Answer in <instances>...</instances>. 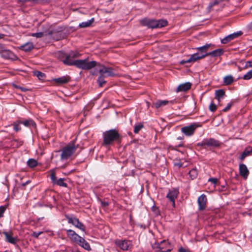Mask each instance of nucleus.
<instances>
[{
    "instance_id": "7",
    "label": "nucleus",
    "mask_w": 252,
    "mask_h": 252,
    "mask_svg": "<svg viewBox=\"0 0 252 252\" xmlns=\"http://www.w3.org/2000/svg\"><path fill=\"white\" fill-rule=\"evenodd\" d=\"M221 143L213 138L203 139L201 142L197 144V145L204 147L216 148L220 146Z\"/></svg>"
},
{
    "instance_id": "13",
    "label": "nucleus",
    "mask_w": 252,
    "mask_h": 252,
    "mask_svg": "<svg viewBox=\"0 0 252 252\" xmlns=\"http://www.w3.org/2000/svg\"><path fill=\"white\" fill-rule=\"evenodd\" d=\"M1 56L3 58L11 60H17L18 57L11 51L4 49L1 51Z\"/></svg>"
},
{
    "instance_id": "61",
    "label": "nucleus",
    "mask_w": 252,
    "mask_h": 252,
    "mask_svg": "<svg viewBox=\"0 0 252 252\" xmlns=\"http://www.w3.org/2000/svg\"><path fill=\"white\" fill-rule=\"evenodd\" d=\"M54 32H55L54 31H52V32H49V33L51 34H53L54 33Z\"/></svg>"
},
{
    "instance_id": "50",
    "label": "nucleus",
    "mask_w": 252,
    "mask_h": 252,
    "mask_svg": "<svg viewBox=\"0 0 252 252\" xmlns=\"http://www.w3.org/2000/svg\"><path fill=\"white\" fill-rule=\"evenodd\" d=\"M179 252H189L183 248H180L179 249Z\"/></svg>"
},
{
    "instance_id": "23",
    "label": "nucleus",
    "mask_w": 252,
    "mask_h": 252,
    "mask_svg": "<svg viewBox=\"0 0 252 252\" xmlns=\"http://www.w3.org/2000/svg\"><path fill=\"white\" fill-rule=\"evenodd\" d=\"M223 51L222 49H218L214 50L212 52L206 53H205V57H206L207 56H212L213 57H217V56H220L221 55H222L223 54Z\"/></svg>"
},
{
    "instance_id": "12",
    "label": "nucleus",
    "mask_w": 252,
    "mask_h": 252,
    "mask_svg": "<svg viewBox=\"0 0 252 252\" xmlns=\"http://www.w3.org/2000/svg\"><path fill=\"white\" fill-rule=\"evenodd\" d=\"M115 244L122 250L126 251L130 245L131 242L126 240H117L115 241Z\"/></svg>"
},
{
    "instance_id": "1",
    "label": "nucleus",
    "mask_w": 252,
    "mask_h": 252,
    "mask_svg": "<svg viewBox=\"0 0 252 252\" xmlns=\"http://www.w3.org/2000/svg\"><path fill=\"white\" fill-rule=\"evenodd\" d=\"M95 69L100 73V76L97 79L100 87H102L106 83L104 80L105 77L111 76L114 74L111 67H106L100 64H98Z\"/></svg>"
},
{
    "instance_id": "2",
    "label": "nucleus",
    "mask_w": 252,
    "mask_h": 252,
    "mask_svg": "<svg viewBox=\"0 0 252 252\" xmlns=\"http://www.w3.org/2000/svg\"><path fill=\"white\" fill-rule=\"evenodd\" d=\"M67 63L69 65H75L77 67L84 70H88L94 67L96 68L99 64L95 61L88 62L87 60H73V59L71 62H69Z\"/></svg>"
},
{
    "instance_id": "6",
    "label": "nucleus",
    "mask_w": 252,
    "mask_h": 252,
    "mask_svg": "<svg viewBox=\"0 0 252 252\" xmlns=\"http://www.w3.org/2000/svg\"><path fill=\"white\" fill-rule=\"evenodd\" d=\"M152 248L157 252H167L171 250L170 244L166 240H163L160 243H155L152 245Z\"/></svg>"
},
{
    "instance_id": "28",
    "label": "nucleus",
    "mask_w": 252,
    "mask_h": 252,
    "mask_svg": "<svg viewBox=\"0 0 252 252\" xmlns=\"http://www.w3.org/2000/svg\"><path fill=\"white\" fill-rule=\"evenodd\" d=\"M157 26L156 28H161L166 26L167 24V21L165 20H156Z\"/></svg>"
},
{
    "instance_id": "42",
    "label": "nucleus",
    "mask_w": 252,
    "mask_h": 252,
    "mask_svg": "<svg viewBox=\"0 0 252 252\" xmlns=\"http://www.w3.org/2000/svg\"><path fill=\"white\" fill-rule=\"evenodd\" d=\"M32 36L37 38H40L43 36V33L42 32L33 33L32 34Z\"/></svg>"
},
{
    "instance_id": "32",
    "label": "nucleus",
    "mask_w": 252,
    "mask_h": 252,
    "mask_svg": "<svg viewBox=\"0 0 252 252\" xmlns=\"http://www.w3.org/2000/svg\"><path fill=\"white\" fill-rule=\"evenodd\" d=\"M11 142V145L14 147L16 148L19 147L23 144V142L22 141L16 139L13 140Z\"/></svg>"
},
{
    "instance_id": "44",
    "label": "nucleus",
    "mask_w": 252,
    "mask_h": 252,
    "mask_svg": "<svg viewBox=\"0 0 252 252\" xmlns=\"http://www.w3.org/2000/svg\"><path fill=\"white\" fill-rule=\"evenodd\" d=\"M6 210V207L3 206H0V218L3 216V214Z\"/></svg>"
},
{
    "instance_id": "41",
    "label": "nucleus",
    "mask_w": 252,
    "mask_h": 252,
    "mask_svg": "<svg viewBox=\"0 0 252 252\" xmlns=\"http://www.w3.org/2000/svg\"><path fill=\"white\" fill-rule=\"evenodd\" d=\"M21 124L20 122H15L14 123V129L16 131H18L21 129L19 125Z\"/></svg>"
},
{
    "instance_id": "9",
    "label": "nucleus",
    "mask_w": 252,
    "mask_h": 252,
    "mask_svg": "<svg viewBox=\"0 0 252 252\" xmlns=\"http://www.w3.org/2000/svg\"><path fill=\"white\" fill-rule=\"evenodd\" d=\"M66 218L69 223H71L75 227L79 228L83 232L85 231V226L77 218L67 216H66Z\"/></svg>"
},
{
    "instance_id": "60",
    "label": "nucleus",
    "mask_w": 252,
    "mask_h": 252,
    "mask_svg": "<svg viewBox=\"0 0 252 252\" xmlns=\"http://www.w3.org/2000/svg\"><path fill=\"white\" fill-rule=\"evenodd\" d=\"M183 137H179L177 138L178 140H182L183 139Z\"/></svg>"
},
{
    "instance_id": "40",
    "label": "nucleus",
    "mask_w": 252,
    "mask_h": 252,
    "mask_svg": "<svg viewBox=\"0 0 252 252\" xmlns=\"http://www.w3.org/2000/svg\"><path fill=\"white\" fill-rule=\"evenodd\" d=\"M35 74L40 79H42L45 77V74L43 73L40 71L35 72Z\"/></svg>"
},
{
    "instance_id": "24",
    "label": "nucleus",
    "mask_w": 252,
    "mask_h": 252,
    "mask_svg": "<svg viewBox=\"0 0 252 252\" xmlns=\"http://www.w3.org/2000/svg\"><path fill=\"white\" fill-rule=\"evenodd\" d=\"M78 245L87 251L91 250L89 244L83 238H81V241H79Z\"/></svg>"
},
{
    "instance_id": "22",
    "label": "nucleus",
    "mask_w": 252,
    "mask_h": 252,
    "mask_svg": "<svg viewBox=\"0 0 252 252\" xmlns=\"http://www.w3.org/2000/svg\"><path fill=\"white\" fill-rule=\"evenodd\" d=\"M70 80V77L68 76H63L59 78H55L54 81L59 84H65L68 82Z\"/></svg>"
},
{
    "instance_id": "21",
    "label": "nucleus",
    "mask_w": 252,
    "mask_h": 252,
    "mask_svg": "<svg viewBox=\"0 0 252 252\" xmlns=\"http://www.w3.org/2000/svg\"><path fill=\"white\" fill-rule=\"evenodd\" d=\"M34 48L33 43L31 42H28L19 47V49L25 52L31 51Z\"/></svg>"
},
{
    "instance_id": "5",
    "label": "nucleus",
    "mask_w": 252,
    "mask_h": 252,
    "mask_svg": "<svg viewBox=\"0 0 252 252\" xmlns=\"http://www.w3.org/2000/svg\"><path fill=\"white\" fill-rule=\"evenodd\" d=\"M80 54L77 52H70L68 54L63 52H59L58 53V58L62 61L65 65H69L67 63L71 62L72 59L78 58Z\"/></svg>"
},
{
    "instance_id": "62",
    "label": "nucleus",
    "mask_w": 252,
    "mask_h": 252,
    "mask_svg": "<svg viewBox=\"0 0 252 252\" xmlns=\"http://www.w3.org/2000/svg\"><path fill=\"white\" fill-rule=\"evenodd\" d=\"M104 205H108V203H107V202H104L103 203Z\"/></svg>"
},
{
    "instance_id": "14",
    "label": "nucleus",
    "mask_w": 252,
    "mask_h": 252,
    "mask_svg": "<svg viewBox=\"0 0 252 252\" xmlns=\"http://www.w3.org/2000/svg\"><path fill=\"white\" fill-rule=\"evenodd\" d=\"M50 178L52 183L54 185H57L59 186L64 187H67V184L64 182V178H61L59 179H57L56 176V174H50Z\"/></svg>"
},
{
    "instance_id": "19",
    "label": "nucleus",
    "mask_w": 252,
    "mask_h": 252,
    "mask_svg": "<svg viewBox=\"0 0 252 252\" xmlns=\"http://www.w3.org/2000/svg\"><path fill=\"white\" fill-rule=\"evenodd\" d=\"M175 102L174 100H171V101H168V100H158L156 102H154L153 103L154 106L156 108H159L162 106H165L168 103L173 104Z\"/></svg>"
},
{
    "instance_id": "4",
    "label": "nucleus",
    "mask_w": 252,
    "mask_h": 252,
    "mask_svg": "<svg viewBox=\"0 0 252 252\" xmlns=\"http://www.w3.org/2000/svg\"><path fill=\"white\" fill-rule=\"evenodd\" d=\"M77 148L78 145H75L74 142L69 143L63 148L61 155V159H68L74 153Z\"/></svg>"
},
{
    "instance_id": "11",
    "label": "nucleus",
    "mask_w": 252,
    "mask_h": 252,
    "mask_svg": "<svg viewBox=\"0 0 252 252\" xmlns=\"http://www.w3.org/2000/svg\"><path fill=\"white\" fill-rule=\"evenodd\" d=\"M243 34L241 31H239L230 34L221 40V42L222 44H227L231 40L238 37Z\"/></svg>"
},
{
    "instance_id": "29",
    "label": "nucleus",
    "mask_w": 252,
    "mask_h": 252,
    "mask_svg": "<svg viewBox=\"0 0 252 252\" xmlns=\"http://www.w3.org/2000/svg\"><path fill=\"white\" fill-rule=\"evenodd\" d=\"M38 162L33 158H30L27 161V165L29 167L33 168L38 165Z\"/></svg>"
},
{
    "instance_id": "37",
    "label": "nucleus",
    "mask_w": 252,
    "mask_h": 252,
    "mask_svg": "<svg viewBox=\"0 0 252 252\" xmlns=\"http://www.w3.org/2000/svg\"><path fill=\"white\" fill-rule=\"evenodd\" d=\"M82 238V237L76 233V234L73 237H72L71 240L78 244L79 241H81Z\"/></svg>"
},
{
    "instance_id": "25",
    "label": "nucleus",
    "mask_w": 252,
    "mask_h": 252,
    "mask_svg": "<svg viewBox=\"0 0 252 252\" xmlns=\"http://www.w3.org/2000/svg\"><path fill=\"white\" fill-rule=\"evenodd\" d=\"M252 153V148L251 147H247L241 154L240 159L243 160L247 157L250 156Z\"/></svg>"
},
{
    "instance_id": "48",
    "label": "nucleus",
    "mask_w": 252,
    "mask_h": 252,
    "mask_svg": "<svg viewBox=\"0 0 252 252\" xmlns=\"http://www.w3.org/2000/svg\"><path fill=\"white\" fill-rule=\"evenodd\" d=\"M42 233V231H38V232H33L32 236L35 238H38V236Z\"/></svg>"
},
{
    "instance_id": "10",
    "label": "nucleus",
    "mask_w": 252,
    "mask_h": 252,
    "mask_svg": "<svg viewBox=\"0 0 252 252\" xmlns=\"http://www.w3.org/2000/svg\"><path fill=\"white\" fill-rule=\"evenodd\" d=\"M179 190L178 189H173L170 190L166 195V197L172 202V205L175 206V201L179 194Z\"/></svg>"
},
{
    "instance_id": "20",
    "label": "nucleus",
    "mask_w": 252,
    "mask_h": 252,
    "mask_svg": "<svg viewBox=\"0 0 252 252\" xmlns=\"http://www.w3.org/2000/svg\"><path fill=\"white\" fill-rule=\"evenodd\" d=\"M3 234L5 236L6 241L12 244H16L18 241L17 237H13L10 233L6 231L3 232Z\"/></svg>"
},
{
    "instance_id": "52",
    "label": "nucleus",
    "mask_w": 252,
    "mask_h": 252,
    "mask_svg": "<svg viewBox=\"0 0 252 252\" xmlns=\"http://www.w3.org/2000/svg\"><path fill=\"white\" fill-rule=\"evenodd\" d=\"M19 1L22 2V3H25L27 1H36L37 0H19Z\"/></svg>"
},
{
    "instance_id": "3",
    "label": "nucleus",
    "mask_w": 252,
    "mask_h": 252,
    "mask_svg": "<svg viewBox=\"0 0 252 252\" xmlns=\"http://www.w3.org/2000/svg\"><path fill=\"white\" fill-rule=\"evenodd\" d=\"M120 137V134L116 129L106 130L103 133V143L104 145H109L115 141H117Z\"/></svg>"
},
{
    "instance_id": "57",
    "label": "nucleus",
    "mask_w": 252,
    "mask_h": 252,
    "mask_svg": "<svg viewBox=\"0 0 252 252\" xmlns=\"http://www.w3.org/2000/svg\"><path fill=\"white\" fill-rule=\"evenodd\" d=\"M190 175L192 179L196 177V174H190Z\"/></svg>"
},
{
    "instance_id": "27",
    "label": "nucleus",
    "mask_w": 252,
    "mask_h": 252,
    "mask_svg": "<svg viewBox=\"0 0 252 252\" xmlns=\"http://www.w3.org/2000/svg\"><path fill=\"white\" fill-rule=\"evenodd\" d=\"M225 92L223 90H216L215 92V98L220 102V99L224 95Z\"/></svg>"
},
{
    "instance_id": "43",
    "label": "nucleus",
    "mask_w": 252,
    "mask_h": 252,
    "mask_svg": "<svg viewBox=\"0 0 252 252\" xmlns=\"http://www.w3.org/2000/svg\"><path fill=\"white\" fill-rule=\"evenodd\" d=\"M61 31H62V28H59V30H57V33H58V36L57 37H55L54 35H53V37L54 38H55L56 40H59L61 38V33H60V32Z\"/></svg>"
},
{
    "instance_id": "31",
    "label": "nucleus",
    "mask_w": 252,
    "mask_h": 252,
    "mask_svg": "<svg viewBox=\"0 0 252 252\" xmlns=\"http://www.w3.org/2000/svg\"><path fill=\"white\" fill-rule=\"evenodd\" d=\"M239 173H248L249 170L246 165L241 164L239 166Z\"/></svg>"
},
{
    "instance_id": "51",
    "label": "nucleus",
    "mask_w": 252,
    "mask_h": 252,
    "mask_svg": "<svg viewBox=\"0 0 252 252\" xmlns=\"http://www.w3.org/2000/svg\"><path fill=\"white\" fill-rule=\"evenodd\" d=\"M19 90H20L22 92H27V91L29 90L27 88H24V87H21V86H20V88Z\"/></svg>"
},
{
    "instance_id": "56",
    "label": "nucleus",
    "mask_w": 252,
    "mask_h": 252,
    "mask_svg": "<svg viewBox=\"0 0 252 252\" xmlns=\"http://www.w3.org/2000/svg\"><path fill=\"white\" fill-rule=\"evenodd\" d=\"M244 179H246L248 174H241Z\"/></svg>"
},
{
    "instance_id": "59",
    "label": "nucleus",
    "mask_w": 252,
    "mask_h": 252,
    "mask_svg": "<svg viewBox=\"0 0 252 252\" xmlns=\"http://www.w3.org/2000/svg\"><path fill=\"white\" fill-rule=\"evenodd\" d=\"M4 37V34L0 33V39Z\"/></svg>"
},
{
    "instance_id": "46",
    "label": "nucleus",
    "mask_w": 252,
    "mask_h": 252,
    "mask_svg": "<svg viewBox=\"0 0 252 252\" xmlns=\"http://www.w3.org/2000/svg\"><path fill=\"white\" fill-rule=\"evenodd\" d=\"M250 67H252V60L248 61L246 62L245 68H248Z\"/></svg>"
},
{
    "instance_id": "26",
    "label": "nucleus",
    "mask_w": 252,
    "mask_h": 252,
    "mask_svg": "<svg viewBox=\"0 0 252 252\" xmlns=\"http://www.w3.org/2000/svg\"><path fill=\"white\" fill-rule=\"evenodd\" d=\"M94 18H92L91 19H90L86 22H83L80 23L78 26L79 28H81L89 27L94 22Z\"/></svg>"
},
{
    "instance_id": "18",
    "label": "nucleus",
    "mask_w": 252,
    "mask_h": 252,
    "mask_svg": "<svg viewBox=\"0 0 252 252\" xmlns=\"http://www.w3.org/2000/svg\"><path fill=\"white\" fill-rule=\"evenodd\" d=\"M191 84L189 82H186L180 84L176 89V92H186L191 88Z\"/></svg>"
},
{
    "instance_id": "39",
    "label": "nucleus",
    "mask_w": 252,
    "mask_h": 252,
    "mask_svg": "<svg viewBox=\"0 0 252 252\" xmlns=\"http://www.w3.org/2000/svg\"><path fill=\"white\" fill-rule=\"evenodd\" d=\"M209 109L212 112H215L217 110V106L213 101L210 103Z\"/></svg>"
},
{
    "instance_id": "49",
    "label": "nucleus",
    "mask_w": 252,
    "mask_h": 252,
    "mask_svg": "<svg viewBox=\"0 0 252 252\" xmlns=\"http://www.w3.org/2000/svg\"><path fill=\"white\" fill-rule=\"evenodd\" d=\"M208 181L212 182L214 185H216L218 182V179L216 178H209L208 179Z\"/></svg>"
},
{
    "instance_id": "45",
    "label": "nucleus",
    "mask_w": 252,
    "mask_h": 252,
    "mask_svg": "<svg viewBox=\"0 0 252 252\" xmlns=\"http://www.w3.org/2000/svg\"><path fill=\"white\" fill-rule=\"evenodd\" d=\"M152 210L153 212H154L157 215H159V209L156 207L155 205H153L152 207Z\"/></svg>"
},
{
    "instance_id": "16",
    "label": "nucleus",
    "mask_w": 252,
    "mask_h": 252,
    "mask_svg": "<svg viewBox=\"0 0 252 252\" xmlns=\"http://www.w3.org/2000/svg\"><path fill=\"white\" fill-rule=\"evenodd\" d=\"M207 202L206 196L204 194H201L197 199V203L199 210H203L206 207Z\"/></svg>"
},
{
    "instance_id": "30",
    "label": "nucleus",
    "mask_w": 252,
    "mask_h": 252,
    "mask_svg": "<svg viewBox=\"0 0 252 252\" xmlns=\"http://www.w3.org/2000/svg\"><path fill=\"white\" fill-rule=\"evenodd\" d=\"M233 77L231 75H227L224 77L223 79L224 83L226 85H228L231 84L233 82Z\"/></svg>"
},
{
    "instance_id": "36",
    "label": "nucleus",
    "mask_w": 252,
    "mask_h": 252,
    "mask_svg": "<svg viewBox=\"0 0 252 252\" xmlns=\"http://www.w3.org/2000/svg\"><path fill=\"white\" fill-rule=\"evenodd\" d=\"M143 127V125L142 124H138L134 126V132L135 133H137L141 130V129Z\"/></svg>"
},
{
    "instance_id": "55",
    "label": "nucleus",
    "mask_w": 252,
    "mask_h": 252,
    "mask_svg": "<svg viewBox=\"0 0 252 252\" xmlns=\"http://www.w3.org/2000/svg\"><path fill=\"white\" fill-rule=\"evenodd\" d=\"M12 86L15 88H16V89H20V86L17 85L15 84H12Z\"/></svg>"
},
{
    "instance_id": "54",
    "label": "nucleus",
    "mask_w": 252,
    "mask_h": 252,
    "mask_svg": "<svg viewBox=\"0 0 252 252\" xmlns=\"http://www.w3.org/2000/svg\"><path fill=\"white\" fill-rule=\"evenodd\" d=\"M174 165L178 167H180L182 166V164L180 162H176L174 163Z\"/></svg>"
},
{
    "instance_id": "15",
    "label": "nucleus",
    "mask_w": 252,
    "mask_h": 252,
    "mask_svg": "<svg viewBox=\"0 0 252 252\" xmlns=\"http://www.w3.org/2000/svg\"><path fill=\"white\" fill-rule=\"evenodd\" d=\"M156 20L154 19H143L140 21V23L143 26H147L150 28H156Z\"/></svg>"
},
{
    "instance_id": "53",
    "label": "nucleus",
    "mask_w": 252,
    "mask_h": 252,
    "mask_svg": "<svg viewBox=\"0 0 252 252\" xmlns=\"http://www.w3.org/2000/svg\"><path fill=\"white\" fill-rule=\"evenodd\" d=\"M190 63V62H187V60H183L182 61H181L180 63L183 64L184 63Z\"/></svg>"
},
{
    "instance_id": "47",
    "label": "nucleus",
    "mask_w": 252,
    "mask_h": 252,
    "mask_svg": "<svg viewBox=\"0 0 252 252\" xmlns=\"http://www.w3.org/2000/svg\"><path fill=\"white\" fill-rule=\"evenodd\" d=\"M232 103H229L227 104V106L222 109V111L223 112H227V111H228L230 108H231V107L232 106Z\"/></svg>"
},
{
    "instance_id": "34",
    "label": "nucleus",
    "mask_w": 252,
    "mask_h": 252,
    "mask_svg": "<svg viewBox=\"0 0 252 252\" xmlns=\"http://www.w3.org/2000/svg\"><path fill=\"white\" fill-rule=\"evenodd\" d=\"M67 235L70 238V239H72L76 234V233L73 230L71 229H67L66 230Z\"/></svg>"
},
{
    "instance_id": "8",
    "label": "nucleus",
    "mask_w": 252,
    "mask_h": 252,
    "mask_svg": "<svg viewBox=\"0 0 252 252\" xmlns=\"http://www.w3.org/2000/svg\"><path fill=\"white\" fill-rule=\"evenodd\" d=\"M200 126L197 123H193L191 125L184 126L181 128V131L186 136H190L192 135L195 129Z\"/></svg>"
},
{
    "instance_id": "35",
    "label": "nucleus",
    "mask_w": 252,
    "mask_h": 252,
    "mask_svg": "<svg viewBox=\"0 0 252 252\" xmlns=\"http://www.w3.org/2000/svg\"><path fill=\"white\" fill-rule=\"evenodd\" d=\"M20 123L23 124L24 126H29L31 125H35V124L34 123L33 121L32 120H26L24 122H20Z\"/></svg>"
},
{
    "instance_id": "33",
    "label": "nucleus",
    "mask_w": 252,
    "mask_h": 252,
    "mask_svg": "<svg viewBox=\"0 0 252 252\" xmlns=\"http://www.w3.org/2000/svg\"><path fill=\"white\" fill-rule=\"evenodd\" d=\"M252 78V69L249 70L243 77V79L245 80H248Z\"/></svg>"
},
{
    "instance_id": "58",
    "label": "nucleus",
    "mask_w": 252,
    "mask_h": 252,
    "mask_svg": "<svg viewBox=\"0 0 252 252\" xmlns=\"http://www.w3.org/2000/svg\"><path fill=\"white\" fill-rule=\"evenodd\" d=\"M30 181L29 180L26 181L25 183L22 184V186H25L28 184Z\"/></svg>"
},
{
    "instance_id": "17",
    "label": "nucleus",
    "mask_w": 252,
    "mask_h": 252,
    "mask_svg": "<svg viewBox=\"0 0 252 252\" xmlns=\"http://www.w3.org/2000/svg\"><path fill=\"white\" fill-rule=\"evenodd\" d=\"M205 57V54H199V53H197L191 55L189 58L187 60V62H189L190 63H194Z\"/></svg>"
},
{
    "instance_id": "38",
    "label": "nucleus",
    "mask_w": 252,
    "mask_h": 252,
    "mask_svg": "<svg viewBox=\"0 0 252 252\" xmlns=\"http://www.w3.org/2000/svg\"><path fill=\"white\" fill-rule=\"evenodd\" d=\"M210 44H206L205 45H204L203 46H201V47H199L198 48H196L197 50H199V51H206L209 48V47H210Z\"/></svg>"
}]
</instances>
